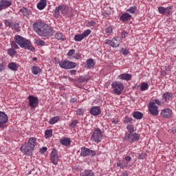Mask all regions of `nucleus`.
I'll return each instance as SVG.
<instances>
[{"mask_svg": "<svg viewBox=\"0 0 176 176\" xmlns=\"http://www.w3.org/2000/svg\"><path fill=\"white\" fill-rule=\"evenodd\" d=\"M33 30L36 34H38L39 36L47 38L53 34V28L49 26V25L43 23L41 21H36L33 25Z\"/></svg>", "mask_w": 176, "mask_h": 176, "instance_id": "f257e3e1", "label": "nucleus"}, {"mask_svg": "<svg viewBox=\"0 0 176 176\" xmlns=\"http://www.w3.org/2000/svg\"><path fill=\"white\" fill-rule=\"evenodd\" d=\"M16 43L20 46V47H22L23 49H27L28 50H31V52H33L34 50V47H32V43L30 40H27V38H25L24 37L16 35L14 38Z\"/></svg>", "mask_w": 176, "mask_h": 176, "instance_id": "f03ea898", "label": "nucleus"}, {"mask_svg": "<svg viewBox=\"0 0 176 176\" xmlns=\"http://www.w3.org/2000/svg\"><path fill=\"white\" fill-rule=\"evenodd\" d=\"M102 131L100 128H95L91 136V141L96 144H100L102 141Z\"/></svg>", "mask_w": 176, "mask_h": 176, "instance_id": "7ed1b4c3", "label": "nucleus"}, {"mask_svg": "<svg viewBox=\"0 0 176 176\" xmlns=\"http://www.w3.org/2000/svg\"><path fill=\"white\" fill-rule=\"evenodd\" d=\"M68 12H69V7L67 5L61 4L55 8L54 16L58 19L60 14L65 15Z\"/></svg>", "mask_w": 176, "mask_h": 176, "instance_id": "20e7f679", "label": "nucleus"}, {"mask_svg": "<svg viewBox=\"0 0 176 176\" xmlns=\"http://www.w3.org/2000/svg\"><path fill=\"white\" fill-rule=\"evenodd\" d=\"M111 88L113 89L114 94H116L117 96H120V94H122V92L124 89V85L120 81H115L112 82Z\"/></svg>", "mask_w": 176, "mask_h": 176, "instance_id": "39448f33", "label": "nucleus"}, {"mask_svg": "<svg viewBox=\"0 0 176 176\" xmlns=\"http://www.w3.org/2000/svg\"><path fill=\"white\" fill-rule=\"evenodd\" d=\"M59 67L63 69H74L78 67V63L71 60H65L59 62Z\"/></svg>", "mask_w": 176, "mask_h": 176, "instance_id": "423d86ee", "label": "nucleus"}, {"mask_svg": "<svg viewBox=\"0 0 176 176\" xmlns=\"http://www.w3.org/2000/svg\"><path fill=\"white\" fill-rule=\"evenodd\" d=\"M91 34V30L89 29L86 30L82 34H77L74 36V41L76 42H82L85 38H87V36Z\"/></svg>", "mask_w": 176, "mask_h": 176, "instance_id": "0eeeda50", "label": "nucleus"}, {"mask_svg": "<svg viewBox=\"0 0 176 176\" xmlns=\"http://www.w3.org/2000/svg\"><path fill=\"white\" fill-rule=\"evenodd\" d=\"M148 108V111L150 112L151 115H153V116H157V115H159V107L155 105V103L149 102Z\"/></svg>", "mask_w": 176, "mask_h": 176, "instance_id": "6e6552de", "label": "nucleus"}, {"mask_svg": "<svg viewBox=\"0 0 176 176\" xmlns=\"http://www.w3.org/2000/svg\"><path fill=\"white\" fill-rule=\"evenodd\" d=\"M28 100H29V107L30 108H36L38 107V104H39V99L38 97H35L34 96H29L28 97Z\"/></svg>", "mask_w": 176, "mask_h": 176, "instance_id": "1a4fd4ad", "label": "nucleus"}, {"mask_svg": "<svg viewBox=\"0 0 176 176\" xmlns=\"http://www.w3.org/2000/svg\"><path fill=\"white\" fill-rule=\"evenodd\" d=\"M80 156L83 157H86V156H96V151L86 147H82L80 151Z\"/></svg>", "mask_w": 176, "mask_h": 176, "instance_id": "9d476101", "label": "nucleus"}, {"mask_svg": "<svg viewBox=\"0 0 176 176\" xmlns=\"http://www.w3.org/2000/svg\"><path fill=\"white\" fill-rule=\"evenodd\" d=\"M125 138L128 139L129 142L140 141V135L134 132L132 133H126Z\"/></svg>", "mask_w": 176, "mask_h": 176, "instance_id": "9b49d317", "label": "nucleus"}, {"mask_svg": "<svg viewBox=\"0 0 176 176\" xmlns=\"http://www.w3.org/2000/svg\"><path fill=\"white\" fill-rule=\"evenodd\" d=\"M21 151L22 153H24V155H26L27 156H31L32 152H34V149L28 144L21 146Z\"/></svg>", "mask_w": 176, "mask_h": 176, "instance_id": "f8f14e48", "label": "nucleus"}, {"mask_svg": "<svg viewBox=\"0 0 176 176\" xmlns=\"http://www.w3.org/2000/svg\"><path fill=\"white\" fill-rule=\"evenodd\" d=\"M8 120V115L3 111H0V129H3Z\"/></svg>", "mask_w": 176, "mask_h": 176, "instance_id": "ddd939ff", "label": "nucleus"}, {"mask_svg": "<svg viewBox=\"0 0 176 176\" xmlns=\"http://www.w3.org/2000/svg\"><path fill=\"white\" fill-rule=\"evenodd\" d=\"M50 160L53 164L57 166L58 164V154L57 153L56 149H53L51 154H50Z\"/></svg>", "mask_w": 176, "mask_h": 176, "instance_id": "4468645a", "label": "nucleus"}, {"mask_svg": "<svg viewBox=\"0 0 176 176\" xmlns=\"http://www.w3.org/2000/svg\"><path fill=\"white\" fill-rule=\"evenodd\" d=\"M161 116L164 119H170L173 118V110L168 108H165L161 111Z\"/></svg>", "mask_w": 176, "mask_h": 176, "instance_id": "2eb2a0df", "label": "nucleus"}, {"mask_svg": "<svg viewBox=\"0 0 176 176\" xmlns=\"http://www.w3.org/2000/svg\"><path fill=\"white\" fill-rule=\"evenodd\" d=\"M104 43L109 45V46H111V47H118V46L120 45V41H119L118 38H114L112 40L106 39Z\"/></svg>", "mask_w": 176, "mask_h": 176, "instance_id": "dca6fc26", "label": "nucleus"}, {"mask_svg": "<svg viewBox=\"0 0 176 176\" xmlns=\"http://www.w3.org/2000/svg\"><path fill=\"white\" fill-rule=\"evenodd\" d=\"M12 6V2L8 0H0V11L3 10V9H8Z\"/></svg>", "mask_w": 176, "mask_h": 176, "instance_id": "f3484780", "label": "nucleus"}, {"mask_svg": "<svg viewBox=\"0 0 176 176\" xmlns=\"http://www.w3.org/2000/svg\"><path fill=\"white\" fill-rule=\"evenodd\" d=\"M173 100V94L166 91L162 94V101L164 102H168Z\"/></svg>", "mask_w": 176, "mask_h": 176, "instance_id": "a211bd4d", "label": "nucleus"}, {"mask_svg": "<svg viewBox=\"0 0 176 176\" xmlns=\"http://www.w3.org/2000/svg\"><path fill=\"white\" fill-rule=\"evenodd\" d=\"M90 113L94 116H98L101 113V109L97 106L92 107L90 109Z\"/></svg>", "mask_w": 176, "mask_h": 176, "instance_id": "6ab92c4d", "label": "nucleus"}, {"mask_svg": "<svg viewBox=\"0 0 176 176\" xmlns=\"http://www.w3.org/2000/svg\"><path fill=\"white\" fill-rule=\"evenodd\" d=\"M120 20L123 21V23H125V21H130V20H131V14L125 12L120 17Z\"/></svg>", "mask_w": 176, "mask_h": 176, "instance_id": "aec40b11", "label": "nucleus"}, {"mask_svg": "<svg viewBox=\"0 0 176 176\" xmlns=\"http://www.w3.org/2000/svg\"><path fill=\"white\" fill-rule=\"evenodd\" d=\"M60 144L64 146H69L71 145V139L69 138H63L60 140Z\"/></svg>", "mask_w": 176, "mask_h": 176, "instance_id": "412c9836", "label": "nucleus"}, {"mask_svg": "<svg viewBox=\"0 0 176 176\" xmlns=\"http://www.w3.org/2000/svg\"><path fill=\"white\" fill-rule=\"evenodd\" d=\"M131 74H122L120 76H118V79H121L122 80H126V82H129V80H131Z\"/></svg>", "mask_w": 176, "mask_h": 176, "instance_id": "4be33fe9", "label": "nucleus"}, {"mask_svg": "<svg viewBox=\"0 0 176 176\" xmlns=\"http://www.w3.org/2000/svg\"><path fill=\"white\" fill-rule=\"evenodd\" d=\"M28 144L32 148L34 149V148H35V146H36V145L38 144V143H36V138H30L28 140Z\"/></svg>", "mask_w": 176, "mask_h": 176, "instance_id": "5701e85b", "label": "nucleus"}, {"mask_svg": "<svg viewBox=\"0 0 176 176\" xmlns=\"http://www.w3.org/2000/svg\"><path fill=\"white\" fill-rule=\"evenodd\" d=\"M8 67L9 68V69H10L11 71H17V69H19V65H17L16 63H10L8 65Z\"/></svg>", "mask_w": 176, "mask_h": 176, "instance_id": "b1692460", "label": "nucleus"}, {"mask_svg": "<svg viewBox=\"0 0 176 176\" xmlns=\"http://www.w3.org/2000/svg\"><path fill=\"white\" fill-rule=\"evenodd\" d=\"M44 8H46V0H40L37 3V9L38 10H43Z\"/></svg>", "mask_w": 176, "mask_h": 176, "instance_id": "393cba45", "label": "nucleus"}, {"mask_svg": "<svg viewBox=\"0 0 176 176\" xmlns=\"http://www.w3.org/2000/svg\"><path fill=\"white\" fill-rule=\"evenodd\" d=\"M82 176H95L94 171L92 170L85 169L81 173Z\"/></svg>", "mask_w": 176, "mask_h": 176, "instance_id": "a878e982", "label": "nucleus"}, {"mask_svg": "<svg viewBox=\"0 0 176 176\" xmlns=\"http://www.w3.org/2000/svg\"><path fill=\"white\" fill-rule=\"evenodd\" d=\"M20 12L22 13V14L25 16V17H30V16L32 14L31 11L25 8H23L22 9H21Z\"/></svg>", "mask_w": 176, "mask_h": 176, "instance_id": "bb28decb", "label": "nucleus"}, {"mask_svg": "<svg viewBox=\"0 0 176 176\" xmlns=\"http://www.w3.org/2000/svg\"><path fill=\"white\" fill-rule=\"evenodd\" d=\"M127 166H129V164H127V162L124 160H120L117 163V166L120 167V168H124V167H127Z\"/></svg>", "mask_w": 176, "mask_h": 176, "instance_id": "cd10ccee", "label": "nucleus"}, {"mask_svg": "<svg viewBox=\"0 0 176 176\" xmlns=\"http://www.w3.org/2000/svg\"><path fill=\"white\" fill-rule=\"evenodd\" d=\"M94 66V60L93 58H89L87 60V65H86V68H88L90 69V68H93Z\"/></svg>", "mask_w": 176, "mask_h": 176, "instance_id": "c85d7f7f", "label": "nucleus"}, {"mask_svg": "<svg viewBox=\"0 0 176 176\" xmlns=\"http://www.w3.org/2000/svg\"><path fill=\"white\" fill-rule=\"evenodd\" d=\"M144 116V114L140 111H135L133 114V117L135 119L141 120L142 119V117Z\"/></svg>", "mask_w": 176, "mask_h": 176, "instance_id": "c756f323", "label": "nucleus"}, {"mask_svg": "<svg viewBox=\"0 0 176 176\" xmlns=\"http://www.w3.org/2000/svg\"><path fill=\"white\" fill-rule=\"evenodd\" d=\"M41 67L38 66H34L32 67V72L34 74V75H38V74L41 73Z\"/></svg>", "mask_w": 176, "mask_h": 176, "instance_id": "7c9ffc66", "label": "nucleus"}, {"mask_svg": "<svg viewBox=\"0 0 176 176\" xmlns=\"http://www.w3.org/2000/svg\"><path fill=\"white\" fill-rule=\"evenodd\" d=\"M87 80H89V77L87 76H81L78 78V81L80 83H85Z\"/></svg>", "mask_w": 176, "mask_h": 176, "instance_id": "2f4dec72", "label": "nucleus"}, {"mask_svg": "<svg viewBox=\"0 0 176 176\" xmlns=\"http://www.w3.org/2000/svg\"><path fill=\"white\" fill-rule=\"evenodd\" d=\"M60 120V117L59 116H55L54 118H50L49 123L50 124H56L57 122Z\"/></svg>", "mask_w": 176, "mask_h": 176, "instance_id": "473e14b6", "label": "nucleus"}, {"mask_svg": "<svg viewBox=\"0 0 176 176\" xmlns=\"http://www.w3.org/2000/svg\"><path fill=\"white\" fill-rule=\"evenodd\" d=\"M4 24L6 27H8L9 28H13L14 22L10 19H6L4 21Z\"/></svg>", "mask_w": 176, "mask_h": 176, "instance_id": "72a5a7b5", "label": "nucleus"}, {"mask_svg": "<svg viewBox=\"0 0 176 176\" xmlns=\"http://www.w3.org/2000/svg\"><path fill=\"white\" fill-rule=\"evenodd\" d=\"M149 89V85L148 83L142 82L140 85V90L141 91H145V90H148Z\"/></svg>", "mask_w": 176, "mask_h": 176, "instance_id": "f704fd0d", "label": "nucleus"}, {"mask_svg": "<svg viewBox=\"0 0 176 176\" xmlns=\"http://www.w3.org/2000/svg\"><path fill=\"white\" fill-rule=\"evenodd\" d=\"M55 38L56 39H57L58 41H65V38H64V36H63V33H56L55 34Z\"/></svg>", "mask_w": 176, "mask_h": 176, "instance_id": "c9c22d12", "label": "nucleus"}, {"mask_svg": "<svg viewBox=\"0 0 176 176\" xmlns=\"http://www.w3.org/2000/svg\"><path fill=\"white\" fill-rule=\"evenodd\" d=\"M126 12L131 13V14H134V13L137 12V7L136 6H131L129 9L126 10Z\"/></svg>", "mask_w": 176, "mask_h": 176, "instance_id": "e433bc0d", "label": "nucleus"}, {"mask_svg": "<svg viewBox=\"0 0 176 176\" xmlns=\"http://www.w3.org/2000/svg\"><path fill=\"white\" fill-rule=\"evenodd\" d=\"M8 56H10L11 57L14 56L16 54V50L13 48H9L8 50Z\"/></svg>", "mask_w": 176, "mask_h": 176, "instance_id": "4c0bfd02", "label": "nucleus"}, {"mask_svg": "<svg viewBox=\"0 0 176 176\" xmlns=\"http://www.w3.org/2000/svg\"><path fill=\"white\" fill-rule=\"evenodd\" d=\"M12 30H15V31H20V24L19 23H14L12 25Z\"/></svg>", "mask_w": 176, "mask_h": 176, "instance_id": "58836bf2", "label": "nucleus"}, {"mask_svg": "<svg viewBox=\"0 0 176 176\" xmlns=\"http://www.w3.org/2000/svg\"><path fill=\"white\" fill-rule=\"evenodd\" d=\"M45 134L46 138H50V137L53 135V131H52V129L46 130Z\"/></svg>", "mask_w": 176, "mask_h": 176, "instance_id": "ea45409f", "label": "nucleus"}, {"mask_svg": "<svg viewBox=\"0 0 176 176\" xmlns=\"http://www.w3.org/2000/svg\"><path fill=\"white\" fill-rule=\"evenodd\" d=\"M173 8L174 7L173 6L165 8V13H166V14H171Z\"/></svg>", "mask_w": 176, "mask_h": 176, "instance_id": "a19ab883", "label": "nucleus"}, {"mask_svg": "<svg viewBox=\"0 0 176 176\" xmlns=\"http://www.w3.org/2000/svg\"><path fill=\"white\" fill-rule=\"evenodd\" d=\"M126 129H127L129 134L134 133V126H133L131 124H128L126 126Z\"/></svg>", "mask_w": 176, "mask_h": 176, "instance_id": "79ce46f5", "label": "nucleus"}, {"mask_svg": "<svg viewBox=\"0 0 176 176\" xmlns=\"http://www.w3.org/2000/svg\"><path fill=\"white\" fill-rule=\"evenodd\" d=\"M158 12L160 14H166V8L163 6L158 7Z\"/></svg>", "mask_w": 176, "mask_h": 176, "instance_id": "37998d69", "label": "nucleus"}, {"mask_svg": "<svg viewBox=\"0 0 176 176\" xmlns=\"http://www.w3.org/2000/svg\"><path fill=\"white\" fill-rule=\"evenodd\" d=\"M36 45H38V46H45V41H43V40H41V39L36 40Z\"/></svg>", "mask_w": 176, "mask_h": 176, "instance_id": "c03bdc74", "label": "nucleus"}, {"mask_svg": "<svg viewBox=\"0 0 176 176\" xmlns=\"http://www.w3.org/2000/svg\"><path fill=\"white\" fill-rule=\"evenodd\" d=\"M113 30L112 29V27H109L105 29V32L107 34V35H111L112 34Z\"/></svg>", "mask_w": 176, "mask_h": 176, "instance_id": "a18cd8bd", "label": "nucleus"}, {"mask_svg": "<svg viewBox=\"0 0 176 176\" xmlns=\"http://www.w3.org/2000/svg\"><path fill=\"white\" fill-rule=\"evenodd\" d=\"M11 48L14 49V50L19 49V45H17V43H16L14 41L11 42Z\"/></svg>", "mask_w": 176, "mask_h": 176, "instance_id": "49530a36", "label": "nucleus"}, {"mask_svg": "<svg viewBox=\"0 0 176 176\" xmlns=\"http://www.w3.org/2000/svg\"><path fill=\"white\" fill-rule=\"evenodd\" d=\"M76 124H78V121L76 120H74L70 124V127L75 129V127H76Z\"/></svg>", "mask_w": 176, "mask_h": 176, "instance_id": "de8ad7c7", "label": "nucleus"}, {"mask_svg": "<svg viewBox=\"0 0 176 176\" xmlns=\"http://www.w3.org/2000/svg\"><path fill=\"white\" fill-rule=\"evenodd\" d=\"M153 102L154 105H159L160 107V105H162V101H160V100L158 99H155L154 100H153V102Z\"/></svg>", "mask_w": 176, "mask_h": 176, "instance_id": "09e8293b", "label": "nucleus"}, {"mask_svg": "<svg viewBox=\"0 0 176 176\" xmlns=\"http://www.w3.org/2000/svg\"><path fill=\"white\" fill-rule=\"evenodd\" d=\"M74 54H75V50L72 49L67 52V56L71 57L72 56H74Z\"/></svg>", "mask_w": 176, "mask_h": 176, "instance_id": "8fccbe9b", "label": "nucleus"}, {"mask_svg": "<svg viewBox=\"0 0 176 176\" xmlns=\"http://www.w3.org/2000/svg\"><path fill=\"white\" fill-rule=\"evenodd\" d=\"M96 21H89L88 23H87V26L88 27H94L95 25H96Z\"/></svg>", "mask_w": 176, "mask_h": 176, "instance_id": "3c124183", "label": "nucleus"}, {"mask_svg": "<svg viewBox=\"0 0 176 176\" xmlns=\"http://www.w3.org/2000/svg\"><path fill=\"white\" fill-rule=\"evenodd\" d=\"M124 122L126 124L131 123V122H133V118L126 117L124 119Z\"/></svg>", "mask_w": 176, "mask_h": 176, "instance_id": "603ef678", "label": "nucleus"}, {"mask_svg": "<svg viewBox=\"0 0 176 176\" xmlns=\"http://www.w3.org/2000/svg\"><path fill=\"white\" fill-rule=\"evenodd\" d=\"M145 157H146V154H139L138 156V159H140L141 160H143V159H145Z\"/></svg>", "mask_w": 176, "mask_h": 176, "instance_id": "864d4df0", "label": "nucleus"}, {"mask_svg": "<svg viewBox=\"0 0 176 176\" xmlns=\"http://www.w3.org/2000/svg\"><path fill=\"white\" fill-rule=\"evenodd\" d=\"M128 35H129V33H128L127 32H126V31H123V32H122V33H121V36H122V38H123L127 37Z\"/></svg>", "mask_w": 176, "mask_h": 176, "instance_id": "5fc2aeb1", "label": "nucleus"}, {"mask_svg": "<svg viewBox=\"0 0 176 176\" xmlns=\"http://www.w3.org/2000/svg\"><path fill=\"white\" fill-rule=\"evenodd\" d=\"M84 112H85V111H84L83 109H78L76 111L77 115H79L80 116H82V115H83V113H84Z\"/></svg>", "mask_w": 176, "mask_h": 176, "instance_id": "6e6d98bb", "label": "nucleus"}, {"mask_svg": "<svg viewBox=\"0 0 176 176\" xmlns=\"http://www.w3.org/2000/svg\"><path fill=\"white\" fill-rule=\"evenodd\" d=\"M80 57H81V55L80 53H76L75 55L73 56V58H75V60H79Z\"/></svg>", "mask_w": 176, "mask_h": 176, "instance_id": "4d7b16f0", "label": "nucleus"}, {"mask_svg": "<svg viewBox=\"0 0 176 176\" xmlns=\"http://www.w3.org/2000/svg\"><path fill=\"white\" fill-rule=\"evenodd\" d=\"M121 52L124 56H127L129 54V50L126 49H122Z\"/></svg>", "mask_w": 176, "mask_h": 176, "instance_id": "13d9d810", "label": "nucleus"}, {"mask_svg": "<svg viewBox=\"0 0 176 176\" xmlns=\"http://www.w3.org/2000/svg\"><path fill=\"white\" fill-rule=\"evenodd\" d=\"M124 160H125V162H127V164H129V162H131V157L127 155V156L125 157Z\"/></svg>", "mask_w": 176, "mask_h": 176, "instance_id": "bf43d9fd", "label": "nucleus"}, {"mask_svg": "<svg viewBox=\"0 0 176 176\" xmlns=\"http://www.w3.org/2000/svg\"><path fill=\"white\" fill-rule=\"evenodd\" d=\"M46 151H47V147H42L40 149V153H45V152H46Z\"/></svg>", "mask_w": 176, "mask_h": 176, "instance_id": "052dcab7", "label": "nucleus"}, {"mask_svg": "<svg viewBox=\"0 0 176 176\" xmlns=\"http://www.w3.org/2000/svg\"><path fill=\"white\" fill-rule=\"evenodd\" d=\"M76 101H78V98H72V99L70 100V102H71L72 104H74V102H76Z\"/></svg>", "mask_w": 176, "mask_h": 176, "instance_id": "680f3d73", "label": "nucleus"}, {"mask_svg": "<svg viewBox=\"0 0 176 176\" xmlns=\"http://www.w3.org/2000/svg\"><path fill=\"white\" fill-rule=\"evenodd\" d=\"M111 123H113V124H118V123H119V120H118L116 119H112Z\"/></svg>", "mask_w": 176, "mask_h": 176, "instance_id": "e2e57ef3", "label": "nucleus"}, {"mask_svg": "<svg viewBox=\"0 0 176 176\" xmlns=\"http://www.w3.org/2000/svg\"><path fill=\"white\" fill-rule=\"evenodd\" d=\"M5 71V67H3V65L0 64V72H2Z\"/></svg>", "mask_w": 176, "mask_h": 176, "instance_id": "0e129e2a", "label": "nucleus"}, {"mask_svg": "<svg viewBox=\"0 0 176 176\" xmlns=\"http://www.w3.org/2000/svg\"><path fill=\"white\" fill-rule=\"evenodd\" d=\"M71 75H76V70L73 69L69 71Z\"/></svg>", "mask_w": 176, "mask_h": 176, "instance_id": "69168bd1", "label": "nucleus"}, {"mask_svg": "<svg viewBox=\"0 0 176 176\" xmlns=\"http://www.w3.org/2000/svg\"><path fill=\"white\" fill-rule=\"evenodd\" d=\"M32 60H33V61H36V60H38V58L34 57L32 58Z\"/></svg>", "mask_w": 176, "mask_h": 176, "instance_id": "338daca9", "label": "nucleus"}, {"mask_svg": "<svg viewBox=\"0 0 176 176\" xmlns=\"http://www.w3.org/2000/svg\"><path fill=\"white\" fill-rule=\"evenodd\" d=\"M2 27V23H0V28Z\"/></svg>", "mask_w": 176, "mask_h": 176, "instance_id": "774afa93", "label": "nucleus"}]
</instances>
